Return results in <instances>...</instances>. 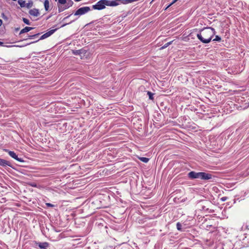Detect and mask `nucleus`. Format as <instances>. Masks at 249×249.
<instances>
[{
	"mask_svg": "<svg viewBox=\"0 0 249 249\" xmlns=\"http://www.w3.org/2000/svg\"><path fill=\"white\" fill-rule=\"evenodd\" d=\"M214 34V32L212 28H206L197 34V37L202 42L207 43L210 42Z\"/></svg>",
	"mask_w": 249,
	"mask_h": 249,
	"instance_id": "1",
	"label": "nucleus"
},
{
	"mask_svg": "<svg viewBox=\"0 0 249 249\" xmlns=\"http://www.w3.org/2000/svg\"><path fill=\"white\" fill-rule=\"evenodd\" d=\"M190 179L200 178L201 179H209L212 178V175L205 172H196L191 171L188 174Z\"/></svg>",
	"mask_w": 249,
	"mask_h": 249,
	"instance_id": "2",
	"label": "nucleus"
},
{
	"mask_svg": "<svg viewBox=\"0 0 249 249\" xmlns=\"http://www.w3.org/2000/svg\"><path fill=\"white\" fill-rule=\"evenodd\" d=\"M58 12H61L72 6L73 2L71 0H57Z\"/></svg>",
	"mask_w": 249,
	"mask_h": 249,
	"instance_id": "3",
	"label": "nucleus"
},
{
	"mask_svg": "<svg viewBox=\"0 0 249 249\" xmlns=\"http://www.w3.org/2000/svg\"><path fill=\"white\" fill-rule=\"evenodd\" d=\"M90 10L89 7L85 6L78 9L74 13L75 16H81L89 12Z\"/></svg>",
	"mask_w": 249,
	"mask_h": 249,
	"instance_id": "4",
	"label": "nucleus"
},
{
	"mask_svg": "<svg viewBox=\"0 0 249 249\" xmlns=\"http://www.w3.org/2000/svg\"><path fill=\"white\" fill-rule=\"evenodd\" d=\"M220 246H221L220 247L221 249H231V242L227 240L226 242L224 243H220L219 244V248Z\"/></svg>",
	"mask_w": 249,
	"mask_h": 249,
	"instance_id": "5",
	"label": "nucleus"
},
{
	"mask_svg": "<svg viewBox=\"0 0 249 249\" xmlns=\"http://www.w3.org/2000/svg\"><path fill=\"white\" fill-rule=\"evenodd\" d=\"M5 152H7L9 156H10L12 158L17 160V161L22 162L23 160L20 158H18L17 154L14 152L12 151H10L8 149H4Z\"/></svg>",
	"mask_w": 249,
	"mask_h": 249,
	"instance_id": "6",
	"label": "nucleus"
},
{
	"mask_svg": "<svg viewBox=\"0 0 249 249\" xmlns=\"http://www.w3.org/2000/svg\"><path fill=\"white\" fill-rule=\"evenodd\" d=\"M56 30V29L51 30L50 31H49L48 32H47V33H45L44 34H43L41 36L40 39H43L44 38H46L50 36L52 34H53Z\"/></svg>",
	"mask_w": 249,
	"mask_h": 249,
	"instance_id": "7",
	"label": "nucleus"
},
{
	"mask_svg": "<svg viewBox=\"0 0 249 249\" xmlns=\"http://www.w3.org/2000/svg\"><path fill=\"white\" fill-rule=\"evenodd\" d=\"M29 14L34 17H37L39 15V10L36 8L29 10Z\"/></svg>",
	"mask_w": 249,
	"mask_h": 249,
	"instance_id": "8",
	"label": "nucleus"
},
{
	"mask_svg": "<svg viewBox=\"0 0 249 249\" xmlns=\"http://www.w3.org/2000/svg\"><path fill=\"white\" fill-rule=\"evenodd\" d=\"M39 34H36L33 35H29L25 36L22 35V37H20L22 40H27L28 39H34L39 35Z\"/></svg>",
	"mask_w": 249,
	"mask_h": 249,
	"instance_id": "9",
	"label": "nucleus"
},
{
	"mask_svg": "<svg viewBox=\"0 0 249 249\" xmlns=\"http://www.w3.org/2000/svg\"><path fill=\"white\" fill-rule=\"evenodd\" d=\"M34 28L31 27L26 26L24 28L22 29L19 33V36L20 37H22V35L25 33H27L31 30H33Z\"/></svg>",
	"mask_w": 249,
	"mask_h": 249,
	"instance_id": "10",
	"label": "nucleus"
},
{
	"mask_svg": "<svg viewBox=\"0 0 249 249\" xmlns=\"http://www.w3.org/2000/svg\"><path fill=\"white\" fill-rule=\"evenodd\" d=\"M0 165L3 167L6 166H11V163L5 160L0 159Z\"/></svg>",
	"mask_w": 249,
	"mask_h": 249,
	"instance_id": "11",
	"label": "nucleus"
},
{
	"mask_svg": "<svg viewBox=\"0 0 249 249\" xmlns=\"http://www.w3.org/2000/svg\"><path fill=\"white\" fill-rule=\"evenodd\" d=\"M38 246L40 249H47L49 243L47 242L39 243Z\"/></svg>",
	"mask_w": 249,
	"mask_h": 249,
	"instance_id": "12",
	"label": "nucleus"
},
{
	"mask_svg": "<svg viewBox=\"0 0 249 249\" xmlns=\"http://www.w3.org/2000/svg\"><path fill=\"white\" fill-rule=\"evenodd\" d=\"M44 5L45 10L48 11L49 9V0H45L44 2Z\"/></svg>",
	"mask_w": 249,
	"mask_h": 249,
	"instance_id": "13",
	"label": "nucleus"
},
{
	"mask_svg": "<svg viewBox=\"0 0 249 249\" xmlns=\"http://www.w3.org/2000/svg\"><path fill=\"white\" fill-rule=\"evenodd\" d=\"M139 159L141 161L144 163H147L149 160V159L148 158L145 157H140Z\"/></svg>",
	"mask_w": 249,
	"mask_h": 249,
	"instance_id": "14",
	"label": "nucleus"
},
{
	"mask_svg": "<svg viewBox=\"0 0 249 249\" xmlns=\"http://www.w3.org/2000/svg\"><path fill=\"white\" fill-rule=\"evenodd\" d=\"M173 42V40L165 44L162 47H161L160 48V50H162V49H164L167 48L168 46H169L170 45H171Z\"/></svg>",
	"mask_w": 249,
	"mask_h": 249,
	"instance_id": "15",
	"label": "nucleus"
},
{
	"mask_svg": "<svg viewBox=\"0 0 249 249\" xmlns=\"http://www.w3.org/2000/svg\"><path fill=\"white\" fill-rule=\"evenodd\" d=\"M18 3L22 7L25 6V1L23 0H18Z\"/></svg>",
	"mask_w": 249,
	"mask_h": 249,
	"instance_id": "16",
	"label": "nucleus"
},
{
	"mask_svg": "<svg viewBox=\"0 0 249 249\" xmlns=\"http://www.w3.org/2000/svg\"><path fill=\"white\" fill-rule=\"evenodd\" d=\"M33 5V3L32 1H29L28 3H25V6L27 8H30L32 7Z\"/></svg>",
	"mask_w": 249,
	"mask_h": 249,
	"instance_id": "17",
	"label": "nucleus"
},
{
	"mask_svg": "<svg viewBox=\"0 0 249 249\" xmlns=\"http://www.w3.org/2000/svg\"><path fill=\"white\" fill-rule=\"evenodd\" d=\"M177 228L178 231H182V225L180 223H177Z\"/></svg>",
	"mask_w": 249,
	"mask_h": 249,
	"instance_id": "18",
	"label": "nucleus"
},
{
	"mask_svg": "<svg viewBox=\"0 0 249 249\" xmlns=\"http://www.w3.org/2000/svg\"><path fill=\"white\" fill-rule=\"evenodd\" d=\"M23 21L27 25H30L31 23L29 19L27 18H23L22 19Z\"/></svg>",
	"mask_w": 249,
	"mask_h": 249,
	"instance_id": "19",
	"label": "nucleus"
},
{
	"mask_svg": "<svg viewBox=\"0 0 249 249\" xmlns=\"http://www.w3.org/2000/svg\"><path fill=\"white\" fill-rule=\"evenodd\" d=\"M147 94L149 96V98L151 100L153 99V94L150 91H147Z\"/></svg>",
	"mask_w": 249,
	"mask_h": 249,
	"instance_id": "20",
	"label": "nucleus"
},
{
	"mask_svg": "<svg viewBox=\"0 0 249 249\" xmlns=\"http://www.w3.org/2000/svg\"><path fill=\"white\" fill-rule=\"evenodd\" d=\"M178 0H174L168 6H167L165 9V10H167L170 6H171L172 4H173L174 3H175Z\"/></svg>",
	"mask_w": 249,
	"mask_h": 249,
	"instance_id": "21",
	"label": "nucleus"
},
{
	"mask_svg": "<svg viewBox=\"0 0 249 249\" xmlns=\"http://www.w3.org/2000/svg\"><path fill=\"white\" fill-rule=\"evenodd\" d=\"M47 207H54L55 205L52 203H45Z\"/></svg>",
	"mask_w": 249,
	"mask_h": 249,
	"instance_id": "22",
	"label": "nucleus"
},
{
	"mask_svg": "<svg viewBox=\"0 0 249 249\" xmlns=\"http://www.w3.org/2000/svg\"><path fill=\"white\" fill-rule=\"evenodd\" d=\"M73 53L76 55L79 54L81 53V50L73 51Z\"/></svg>",
	"mask_w": 249,
	"mask_h": 249,
	"instance_id": "23",
	"label": "nucleus"
},
{
	"mask_svg": "<svg viewBox=\"0 0 249 249\" xmlns=\"http://www.w3.org/2000/svg\"><path fill=\"white\" fill-rule=\"evenodd\" d=\"M30 185L31 186H32V187H37V185L35 183H32L30 184Z\"/></svg>",
	"mask_w": 249,
	"mask_h": 249,
	"instance_id": "24",
	"label": "nucleus"
},
{
	"mask_svg": "<svg viewBox=\"0 0 249 249\" xmlns=\"http://www.w3.org/2000/svg\"><path fill=\"white\" fill-rule=\"evenodd\" d=\"M227 199V197H223L222 198H220V200L222 201H224L225 200H226Z\"/></svg>",
	"mask_w": 249,
	"mask_h": 249,
	"instance_id": "25",
	"label": "nucleus"
},
{
	"mask_svg": "<svg viewBox=\"0 0 249 249\" xmlns=\"http://www.w3.org/2000/svg\"><path fill=\"white\" fill-rule=\"evenodd\" d=\"M213 40H218V36H216L215 38L213 39Z\"/></svg>",
	"mask_w": 249,
	"mask_h": 249,
	"instance_id": "26",
	"label": "nucleus"
},
{
	"mask_svg": "<svg viewBox=\"0 0 249 249\" xmlns=\"http://www.w3.org/2000/svg\"><path fill=\"white\" fill-rule=\"evenodd\" d=\"M2 20L0 19V26L2 25Z\"/></svg>",
	"mask_w": 249,
	"mask_h": 249,
	"instance_id": "27",
	"label": "nucleus"
},
{
	"mask_svg": "<svg viewBox=\"0 0 249 249\" xmlns=\"http://www.w3.org/2000/svg\"><path fill=\"white\" fill-rule=\"evenodd\" d=\"M19 29H20V28H16V29H15V31H19Z\"/></svg>",
	"mask_w": 249,
	"mask_h": 249,
	"instance_id": "28",
	"label": "nucleus"
},
{
	"mask_svg": "<svg viewBox=\"0 0 249 249\" xmlns=\"http://www.w3.org/2000/svg\"><path fill=\"white\" fill-rule=\"evenodd\" d=\"M3 42L0 41V46H3Z\"/></svg>",
	"mask_w": 249,
	"mask_h": 249,
	"instance_id": "29",
	"label": "nucleus"
},
{
	"mask_svg": "<svg viewBox=\"0 0 249 249\" xmlns=\"http://www.w3.org/2000/svg\"><path fill=\"white\" fill-rule=\"evenodd\" d=\"M71 16V15H70L68 16L67 17H66V18H68L70 17Z\"/></svg>",
	"mask_w": 249,
	"mask_h": 249,
	"instance_id": "30",
	"label": "nucleus"
},
{
	"mask_svg": "<svg viewBox=\"0 0 249 249\" xmlns=\"http://www.w3.org/2000/svg\"><path fill=\"white\" fill-rule=\"evenodd\" d=\"M221 39V38L220 37H219V42H220Z\"/></svg>",
	"mask_w": 249,
	"mask_h": 249,
	"instance_id": "31",
	"label": "nucleus"
},
{
	"mask_svg": "<svg viewBox=\"0 0 249 249\" xmlns=\"http://www.w3.org/2000/svg\"><path fill=\"white\" fill-rule=\"evenodd\" d=\"M154 0H152V1H154Z\"/></svg>",
	"mask_w": 249,
	"mask_h": 249,
	"instance_id": "32",
	"label": "nucleus"
},
{
	"mask_svg": "<svg viewBox=\"0 0 249 249\" xmlns=\"http://www.w3.org/2000/svg\"><path fill=\"white\" fill-rule=\"evenodd\" d=\"M55 1H56L57 0H55Z\"/></svg>",
	"mask_w": 249,
	"mask_h": 249,
	"instance_id": "33",
	"label": "nucleus"
}]
</instances>
